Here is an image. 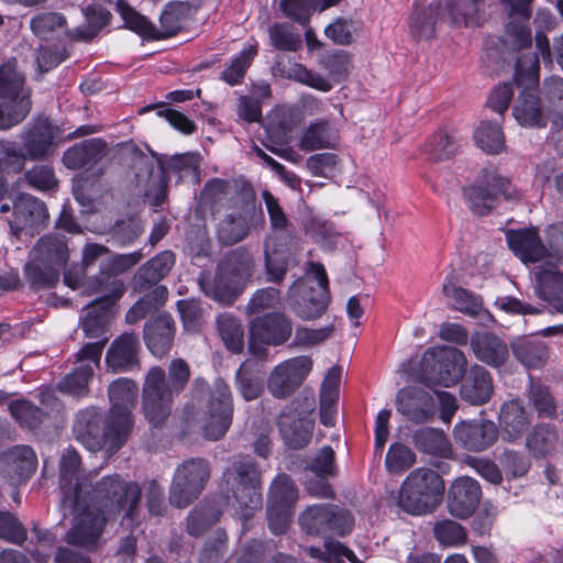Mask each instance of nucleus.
<instances>
[{
	"mask_svg": "<svg viewBox=\"0 0 563 563\" xmlns=\"http://www.w3.org/2000/svg\"><path fill=\"white\" fill-rule=\"evenodd\" d=\"M141 496L139 484L125 482L119 475L103 477L92 488V495L76 498L74 506L60 503L64 516L73 517L64 541L85 552L99 550L107 522L120 515L134 521Z\"/></svg>",
	"mask_w": 563,
	"mask_h": 563,
	"instance_id": "1",
	"label": "nucleus"
},
{
	"mask_svg": "<svg viewBox=\"0 0 563 563\" xmlns=\"http://www.w3.org/2000/svg\"><path fill=\"white\" fill-rule=\"evenodd\" d=\"M189 376V365L183 358L170 362L168 378L158 366L147 372L142 390V405L145 418L152 426L158 427L166 421L172 411L174 396L185 388Z\"/></svg>",
	"mask_w": 563,
	"mask_h": 563,
	"instance_id": "2",
	"label": "nucleus"
},
{
	"mask_svg": "<svg viewBox=\"0 0 563 563\" xmlns=\"http://www.w3.org/2000/svg\"><path fill=\"white\" fill-rule=\"evenodd\" d=\"M32 109L25 76L11 59L0 66V130H9L27 117Z\"/></svg>",
	"mask_w": 563,
	"mask_h": 563,
	"instance_id": "3",
	"label": "nucleus"
},
{
	"mask_svg": "<svg viewBox=\"0 0 563 563\" xmlns=\"http://www.w3.org/2000/svg\"><path fill=\"white\" fill-rule=\"evenodd\" d=\"M307 274L313 275L318 282V289L305 278L296 279L288 288L286 299L294 313L302 320L320 318L330 303L329 279L324 266L320 263L309 262Z\"/></svg>",
	"mask_w": 563,
	"mask_h": 563,
	"instance_id": "4",
	"label": "nucleus"
},
{
	"mask_svg": "<svg viewBox=\"0 0 563 563\" xmlns=\"http://www.w3.org/2000/svg\"><path fill=\"white\" fill-rule=\"evenodd\" d=\"M108 395L111 408L107 417L106 437L115 449L125 443L132 431V409L139 396V387L134 380L121 377L110 384Z\"/></svg>",
	"mask_w": 563,
	"mask_h": 563,
	"instance_id": "5",
	"label": "nucleus"
},
{
	"mask_svg": "<svg viewBox=\"0 0 563 563\" xmlns=\"http://www.w3.org/2000/svg\"><path fill=\"white\" fill-rule=\"evenodd\" d=\"M444 482L433 470L419 467L404 481L399 505L409 514L424 515L433 511L442 499Z\"/></svg>",
	"mask_w": 563,
	"mask_h": 563,
	"instance_id": "6",
	"label": "nucleus"
},
{
	"mask_svg": "<svg viewBox=\"0 0 563 563\" xmlns=\"http://www.w3.org/2000/svg\"><path fill=\"white\" fill-rule=\"evenodd\" d=\"M538 69L537 54H522L517 58L515 80L520 85V78L526 76L530 85L522 89L517 97L512 107V115L520 125L527 128H544L548 123V110L541 103L537 89L532 86Z\"/></svg>",
	"mask_w": 563,
	"mask_h": 563,
	"instance_id": "7",
	"label": "nucleus"
},
{
	"mask_svg": "<svg viewBox=\"0 0 563 563\" xmlns=\"http://www.w3.org/2000/svg\"><path fill=\"white\" fill-rule=\"evenodd\" d=\"M67 260L68 249L64 236H43L33 249V261L25 266L27 282L34 288L52 287L57 283L59 269Z\"/></svg>",
	"mask_w": 563,
	"mask_h": 563,
	"instance_id": "8",
	"label": "nucleus"
},
{
	"mask_svg": "<svg viewBox=\"0 0 563 563\" xmlns=\"http://www.w3.org/2000/svg\"><path fill=\"white\" fill-rule=\"evenodd\" d=\"M462 195L470 211L474 216H487L495 207L499 197L517 200L521 192L512 186L509 178H472L462 185Z\"/></svg>",
	"mask_w": 563,
	"mask_h": 563,
	"instance_id": "9",
	"label": "nucleus"
},
{
	"mask_svg": "<svg viewBox=\"0 0 563 563\" xmlns=\"http://www.w3.org/2000/svg\"><path fill=\"white\" fill-rule=\"evenodd\" d=\"M507 243L510 250L525 263L542 262L548 268L536 271V277L540 284H543L548 276L555 282H561V274L556 271L560 256L552 254L542 244L539 235L532 229L510 231L507 233Z\"/></svg>",
	"mask_w": 563,
	"mask_h": 563,
	"instance_id": "10",
	"label": "nucleus"
},
{
	"mask_svg": "<svg viewBox=\"0 0 563 563\" xmlns=\"http://www.w3.org/2000/svg\"><path fill=\"white\" fill-rule=\"evenodd\" d=\"M292 321L282 312H269L255 318L249 327V354L263 360L268 356L271 345H280L289 340Z\"/></svg>",
	"mask_w": 563,
	"mask_h": 563,
	"instance_id": "11",
	"label": "nucleus"
},
{
	"mask_svg": "<svg viewBox=\"0 0 563 563\" xmlns=\"http://www.w3.org/2000/svg\"><path fill=\"white\" fill-rule=\"evenodd\" d=\"M211 467L205 459H190L175 471L169 489V503L186 508L197 499L210 479Z\"/></svg>",
	"mask_w": 563,
	"mask_h": 563,
	"instance_id": "12",
	"label": "nucleus"
},
{
	"mask_svg": "<svg viewBox=\"0 0 563 563\" xmlns=\"http://www.w3.org/2000/svg\"><path fill=\"white\" fill-rule=\"evenodd\" d=\"M316 402L312 396L296 399L279 417V432L287 446L298 450L306 446L314 427Z\"/></svg>",
	"mask_w": 563,
	"mask_h": 563,
	"instance_id": "13",
	"label": "nucleus"
},
{
	"mask_svg": "<svg viewBox=\"0 0 563 563\" xmlns=\"http://www.w3.org/2000/svg\"><path fill=\"white\" fill-rule=\"evenodd\" d=\"M88 294L101 295L91 305L88 306L85 314L81 317V329L86 336L98 339L102 336L113 318L112 306L122 297L125 286L122 280H110L104 286H86Z\"/></svg>",
	"mask_w": 563,
	"mask_h": 563,
	"instance_id": "14",
	"label": "nucleus"
},
{
	"mask_svg": "<svg viewBox=\"0 0 563 563\" xmlns=\"http://www.w3.org/2000/svg\"><path fill=\"white\" fill-rule=\"evenodd\" d=\"M232 401L228 385L218 379L209 390L207 404L199 418L207 439L218 440L223 437L231 424Z\"/></svg>",
	"mask_w": 563,
	"mask_h": 563,
	"instance_id": "15",
	"label": "nucleus"
},
{
	"mask_svg": "<svg viewBox=\"0 0 563 563\" xmlns=\"http://www.w3.org/2000/svg\"><path fill=\"white\" fill-rule=\"evenodd\" d=\"M299 523L309 534L344 536L352 530L351 514L335 505L309 506L299 517Z\"/></svg>",
	"mask_w": 563,
	"mask_h": 563,
	"instance_id": "16",
	"label": "nucleus"
},
{
	"mask_svg": "<svg viewBox=\"0 0 563 563\" xmlns=\"http://www.w3.org/2000/svg\"><path fill=\"white\" fill-rule=\"evenodd\" d=\"M313 361L308 355L290 357L274 367L267 388L275 398H286L295 393L312 371Z\"/></svg>",
	"mask_w": 563,
	"mask_h": 563,
	"instance_id": "17",
	"label": "nucleus"
},
{
	"mask_svg": "<svg viewBox=\"0 0 563 563\" xmlns=\"http://www.w3.org/2000/svg\"><path fill=\"white\" fill-rule=\"evenodd\" d=\"M60 503L74 506L75 499L92 495L91 478L80 470V457L74 449L64 451L59 465Z\"/></svg>",
	"mask_w": 563,
	"mask_h": 563,
	"instance_id": "18",
	"label": "nucleus"
},
{
	"mask_svg": "<svg viewBox=\"0 0 563 563\" xmlns=\"http://www.w3.org/2000/svg\"><path fill=\"white\" fill-rule=\"evenodd\" d=\"M107 419L96 408H87L77 413L73 431L75 439L88 451L97 452L106 446L109 454L114 453L119 448L113 449L110 440L106 437Z\"/></svg>",
	"mask_w": 563,
	"mask_h": 563,
	"instance_id": "19",
	"label": "nucleus"
},
{
	"mask_svg": "<svg viewBox=\"0 0 563 563\" xmlns=\"http://www.w3.org/2000/svg\"><path fill=\"white\" fill-rule=\"evenodd\" d=\"M432 362H437L434 380L444 387L457 384L467 367L465 354L455 347H439L426 351L422 356V365L428 366Z\"/></svg>",
	"mask_w": 563,
	"mask_h": 563,
	"instance_id": "20",
	"label": "nucleus"
},
{
	"mask_svg": "<svg viewBox=\"0 0 563 563\" xmlns=\"http://www.w3.org/2000/svg\"><path fill=\"white\" fill-rule=\"evenodd\" d=\"M108 338L98 342L86 344L77 353V366L67 375L60 388L73 395H81L88 388L89 380L92 377L95 366L100 363L101 354Z\"/></svg>",
	"mask_w": 563,
	"mask_h": 563,
	"instance_id": "21",
	"label": "nucleus"
},
{
	"mask_svg": "<svg viewBox=\"0 0 563 563\" xmlns=\"http://www.w3.org/2000/svg\"><path fill=\"white\" fill-rule=\"evenodd\" d=\"M396 409L408 421L429 422L435 416V398L420 387L407 386L397 393Z\"/></svg>",
	"mask_w": 563,
	"mask_h": 563,
	"instance_id": "22",
	"label": "nucleus"
},
{
	"mask_svg": "<svg viewBox=\"0 0 563 563\" xmlns=\"http://www.w3.org/2000/svg\"><path fill=\"white\" fill-rule=\"evenodd\" d=\"M58 130L48 118L38 117L26 124L21 132V140L26 152L23 153L32 159L46 157L53 152L54 140Z\"/></svg>",
	"mask_w": 563,
	"mask_h": 563,
	"instance_id": "23",
	"label": "nucleus"
},
{
	"mask_svg": "<svg viewBox=\"0 0 563 563\" xmlns=\"http://www.w3.org/2000/svg\"><path fill=\"white\" fill-rule=\"evenodd\" d=\"M482 497L478 482L468 476L456 478L448 493V510L456 518H468L477 508Z\"/></svg>",
	"mask_w": 563,
	"mask_h": 563,
	"instance_id": "24",
	"label": "nucleus"
},
{
	"mask_svg": "<svg viewBox=\"0 0 563 563\" xmlns=\"http://www.w3.org/2000/svg\"><path fill=\"white\" fill-rule=\"evenodd\" d=\"M454 439L464 449L481 452L497 441L498 430L493 421L485 419L462 421L454 427Z\"/></svg>",
	"mask_w": 563,
	"mask_h": 563,
	"instance_id": "25",
	"label": "nucleus"
},
{
	"mask_svg": "<svg viewBox=\"0 0 563 563\" xmlns=\"http://www.w3.org/2000/svg\"><path fill=\"white\" fill-rule=\"evenodd\" d=\"M47 218V209L41 200L29 194H21L13 205V219L10 221V228L15 234L22 231L33 234Z\"/></svg>",
	"mask_w": 563,
	"mask_h": 563,
	"instance_id": "26",
	"label": "nucleus"
},
{
	"mask_svg": "<svg viewBox=\"0 0 563 563\" xmlns=\"http://www.w3.org/2000/svg\"><path fill=\"white\" fill-rule=\"evenodd\" d=\"M495 0H450L448 16L454 26L479 27L488 21Z\"/></svg>",
	"mask_w": 563,
	"mask_h": 563,
	"instance_id": "27",
	"label": "nucleus"
},
{
	"mask_svg": "<svg viewBox=\"0 0 563 563\" xmlns=\"http://www.w3.org/2000/svg\"><path fill=\"white\" fill-rule=\"evenodd\" d=\"M36 465L37 459L34 451L27 445H19L2 454L0 473L11 485H18L30 478Z\"/></svg>",
	"mask_w": 563,
	"mask_h": 563,
	"instance_id": "28",
	"label": "nucleus"
},
{
	"mask_svg": "<svg viewBox=\"0 0 563 563\" xmlns=\"http://www.w3.org/2000/svg\"><path fill=\"white\" fill-rule=\"evenodd\" d=\"M140 341L134 333H123L109 346L106 354L108 372L120 373L139 364Z\"/></svg>",
	"mask_w": 563,
	"mask_h": 563,
	"instance_id": "29",
	"label": "nucleus"
},
{
	"mask_svg": "<svg viewBox=\"0 0 563 563\" xmlns=\"http://www.w3.org/2000/svg\"><path fill=\"white\" fill-rule=\"evenodd\" d=\"M223 479L228 505L235 509L244 529L246 526V464L243 461L234 462L224 472Z\"/></svg>",
	"mask_w": 563,
	"mask_h": 563,
	"instance_id": "30",
	"label": "nucleus"
},
{
	"mask_svg": "<svg viewBox=\"0 0 563 563\" xmlns=\"http://www.w3.org/2000/svg\"><path fill=\"white\" fill-rule=\"evenodd\" d=\"M471 349L478 361L495 368L503 366L509 357L507 343L489 332L473 334Z\"/></svg>",
	"mask_w": 563,
	"mask_h": 563,
	"instance_id": "31",
	"label": "nucleus"
},
{
	"mask_svg": "<svg viewBox=\"0 0 563 563\" xmlns=\"http://www.w3.org/2000/svg\"><path fill=\"white\" fill-rule=\"evenodd\" d=\"M121 152L135 170L134 176H163L164 155L155 153L146 144L129 141L121 145Z\"/></svg>",
	"mask_w": 563,
	"mask_h": 563,
	"instance_id": "32",
	"label": "nucleus"
},
{
	"mask_svg": "<svg viewBox=\"0 0 563 563\" xmlns=\"http://www.w3.org/2000/svg\"><path fill=\"white\" fill-rule=\"evenodd\" d=\"M175 325L169 314H159L150 320L144 328V340L150 352L158 357L164 356L172 347Z\"/></svg>",
	"mask_w": 563,
	"mask_h": 563,
	"instance_id": "33",
	"label": "nucleus"
},
{
	"mask_svg": "<svg viewBox=\"0 0 563 563\" xmlns=\"http://www.w3.org/2000/svg\"><path fill=\"white\" fill-rule=\"evenodd\" d=\"M493 390L489 372L483 366L474 365L461 385V397L472 405H483L490 399Z\"/></svg>",
	"mask_w": 563,
	"mask_h": 563,
	"instance_id": "34",
	"label": "nucleus"
},
{
	"mask_svg": "<svg viewBox=\"0 0 563 563\" xmlns=\"http://www.w3.org/2000/svg\"><path fill=\"white\" fill-rule=\"evenodd\" d=\"M442 290L454 309L471 317H479L482 313H486L483 308V300L479 296L456 286L454 272L445 277Z\"/></svg>",
	"mask_w": 563,
	"mask_h": 563,
	"instance_id": "35",
	"label": "nucleus"
},
{
	"mask_svg": "<svg viewBox=\"0 0 563 563\" xmlns=\"http://www.w3.org/2000/svg\"><path fill=\"white\" fill-rule=\"evenodd\" d=\"M143 257L141 252H133L128 254H114L110 253L106 260L100 263V272L95 279L88 282L86 286L92 288L102 284L104 286L110 280H119L118 275L123 274L134 265H136Z\"/></svg>",
	"mask_w": 563,
	"mask_h": 563,
	"instance_id": "36",
	"label": "nucleus"
},
{
	"mask_svg": "<svg viewBox=\"0 0 563 563\" xmlns=\"http://www.w3.org/2000/svg\"><path fill=\"white\" fill-rule=\"evenodd\" d=\"M462 147V137L456 132L438 131L426 142L423 153L428 161L444 162L456 155Z\"/></svg>",
	"mask_w": 563,
	"mask_h": 563,
	"instance_id": "37",
	"label": "nucleus"
},
{
	"mask_svg": "<svg viewBox=\"0 0 563 563\" xmlns=\"http://www.w3.org/2000/svg\"><path fill=\"white\" fill-rule=\"evenodd\" d=\"M498 420L508 441L517 440L530 424L529 415L519 400L505 402L500 408Z\"/></svg>",
	"mask_w": 563,
	"mask_h": 563,
	"instance_id": "38",
	"label": "nucleus"
},
{
	"mask_svg": "<svg viewBox=\"0 0 563 563\" xmlns=\"http://www.w3.org/2000/svg\"><path fill=\"white\" fill-rule=\"evenodd\" d=\"M175 263V256L172 252L165 251L146 262L139 268L134 276L135 285L141 290L156 285L172 269Z\"/></svg>",
	"mask_w": 563,
	"mask_h": 563,
	"instance_id": "39",
	"label": "nucleus"
},
{
	"mask_svg": "<svg viewBox=\"0 0 563 563\" xmlns=\"http://www.w3.org/2000/svg\"><path fill=\"white\" fill-rule=\"evenodd\" d=\"M104 151L106 143L102 140H85L69 147L64 153L63 162L70 169H78L99 159Z\"/></svg>",
	"mask_w": 563,
	"mask_h": 563,
	"instance_id": "40",
	"label": "nucleus"
},
{
	"mask_svg": "<svg viewBox=\"0 0 563 563\" xmlns=\"http://www.w3.org/2000/svg\"><path fill=\"white\" fill-rule=\"evenodd\" d=\"M85 23L68 32L71 40L90 41L109 22L110 12L101 5H88L85 11Z\"/></svg>",
	"mask_w": 563,
	"mask_h": 563,
	"instance_id": "41",
	"label": "nucleus"
},
{
	"mask_svg": "<svg viewBox=\"0 0 563 563\" xmlns=\"http://www.w3.org/2000/svg\"><path fill=\"white\" fill-rule=\"evenodd\" d=\"M115 10L124 22V26L143 38L159 40L158 29L143 14L135 11L124 0H118Z\"/></svg>",
	"mask_w": 563,
	"mask_h": 563,
	"instance_id": "42",
	"label": "nucleus"
},
{
	"mask_svg": "<svg viewBox=\"0 0 563 563\" xmlns=\"http://www.w3.org/2000/svg\"><path fill=\"white\" fill-rule=\"evenodd\" d=\"M559 442L556 430L549 424H539L526 440L528 451L537 459L545 457L555 452Z\"/></svg>",
	"mask_w": 563,
	"mask_h": 563,
	"instance_id": "43",
	"label": "nucleus"
},
{
	"mask_svg": "<svg viewBox=\"0 0 563 563\" xmlns=\"http://www.w3.org/2000/svg\"><path fill=\"white\" fill-rule=\"evenodd\" d=\"M511 347L516 358L527 368L541 367L548 358L547 346L539 340L520 339Z\"/></svg>",
	"mask_w": 563,
	"mask_h": 563,
	"instance_id": "44",
	"label": "nucleus"
},
{
	"mask_svg": "<svg viewBox=\"0 0 563 563\" xmlns=\"http://www.w3.org/2000/svg\"><path fill=\"white\" fill-rule=\"evenodd\" d=\"M415 446L424 453L444 455L450 451V442L441 429L421 428L412 434Z\"/></svg>",
	"mask_w": 563,
	"mask_h": 563,
	"instance_id": "45",
	"label": "nucleus"
},
{
	"mask_svg": "<svg viewBox=\"0 0 563 563\" xmlns=\"http://www.w3.org/2000/svg\"><path fill=\"white\" fill-rule=\"evenodd\" d=\"M335 142V133L330 123L320 120L311 123L300 139L299 146L303 151H314L318 148L330 147Z\"/></svg>",
	"mask_w": 563,
	"mask_h": 563,
	"instance_id": "46",
	"label": "nucleus"
},
{
	"mask_svg": "<svg viewBox=\"0 0 563 563\" xmlns=\"http://www.w3.org/2000/svg\"><path fill=\"white\" fill-rule=\"evenodd\" d=\"M220 336L232 353H242L244 347V331L240 320L232 314L223 313L217 319Z\"/></svg>",
	"mask_w": 563,
	"mask_h": 563,
	"instance_id": "47",
	"label": "nucleus"
},
{
	"mask_svg": "<svg viewBox=\"0 0 563 563\" xmlns=\"http://www.w3.org/2000/svg\"><path fill=\"white\" fill-rule=\"evenodd\" d=\"M201 156L199 153L187 152L173 156L164 155L163 176L179 174L180 176H199Z\"/></svg>",
	"mask_w": 563,
	"mask_h": 563,
	"instance_id": "48",
	"label": "nucleus"
},
{
	"mask_svg": "<svg viewBox=\"0 0 563 563\" xmlns=\"http://www.w3.org/2000/svg\"><path fill=\"white\" fill-rule=\"evenodd\" d=\"M476 145L488 154H497L504 150L505 136L498 123L483 121L474 132Z\"/></svg>",
	"mask_w": 563,
	"mask_h": 563,
	"instance_id": "49",
	"label": "nucleus"
},
{
	"mask_svg": "<svg viewBox=\"0 0 563 563\" xmlns=\"http://www.w3.org/2000/svg\"><path fill=\"white\" fill-rule=\"evenodd\" d=\"M66 26V18L57 12H41L30 20L32 33L40 40L58 35Z\"/></svg>",
	"mask_w": 563,
	"mask_h": 563,
	"instance_id": "50",
	"label": "nucleus"
},
{
	"mask_svg": "<svg viewBox=\"0 0 563 563\" xmlns=\"http://www.w3.org/2000/svg\"><path fill=\"white\" fill-rule=\"evenodd\" d=\"M438 13L439 7L432 4L423 10H415L409 20L412 36L418 40L431 38L434 34Z\"/></svg>",
	"mask_w": 563,
	"mask_h": 563,
	"instance_id": "51",
	"label": "nucleus"
},
{
	"mask_svg": "<svg viewBox=\"0 0 563 563\" xmlns=\"http://www.w3.org/2000/svg\"><path fill=\"white\" fill-rule=\"evenodd\" d=\"M297 499L298 492L292 479L286 474H279L271 486L268 504L291 509Z\"/></svg>",
	"mask_w": 563,
	"mask_h": 563,
	"instance_id": "52",
	"label": "nucleus"
},
{
	"mask_svg": "<svg viewBox=\"0 0 563 563\" xmlns=\"http://www.w3.org/2000/svg\"><path fill=\"white\" fill-rule=\"evenodd\" d=\"M433 536L443 547H460L467 540L465 528L450 519L437 521L433 527Z\"/></svg>",
	"mask_w": 563,
	"mask_h": 563,
	"instance_id": "53",
	"label": "nucleus"
},
{
	"mask_svg": "<svg viewBox=\"0 0 563 563\" xmlns=\"http://www.w3.org/2000/svg\"><path fill=\"white\" fill-rule=\"evenodd\" d=\"M25 166V155L14 142L0 141V176L20 174Z\"/></svg>",
	"mask_w": 563,
	"mask_h": 563,
	"instance_id": "54",
	"label": "nucleus"
},
{
	"mask_svg": "<svg viewBox=\"0 0 563 563\" xmlns=\"http://www.w3.org/2000/svg\"><path fill=\"white\" fill-rule=\"evenodd\" d=\"M416 462L415 452L402 443H393L386 454L385 466L391 474H400Z\"/></svg>",
	"mask_w": 563,
	"mask_h": 563,
	"instance_id": "55",
	"label": "nucleus"
},
{
	"mask_svg": "<svg viewBox=\"0 0 563 563\" xmlns=\"http://www.w3.org/2000/svg\"><path fill=\"white\" fill-rule=\"evenodd\" d=\"M219 511L210 506L196 507L188 517V532L192 536H199L209 526L219 520Z\"/></svg>",
	"mask_w": 563,
	"mask_h": 563,
	"instance_id": "56",
	"label": "nucleus"
},
{
	"mask_svg": "<svg viewBox=\"0 0 563 563\" xmlns=\"http://www.w3.org/2000/svg\"><path fill=\"white\" fill-rule=\"evenodd\" d=\"M273 45L283 51H297L301 46V36L295 33L290 26L275 24L269 30Z\"/></svg>",
	"mask_w": 563,
	"mask_h": 563,
	"instance_id": "57",
	"label": "nucleus"
},
{
	"mask_svg": "<svg viewBox=\"0 0 563 563\" xmlns=\"http://www.w3.org/2000/svg\"><path fill=\"white\" fill-rule=\"evenodd\" d=\"M9 410L13 418L24 427L33 429L42 421L41 410L25 400L11 402Z\"/></svg>",
	"mask_w": 563,
	"mask_h": 563,
	"instance_id": "58",
	"label": "nucleus"
},
{
	"mask_svg": "<svg viewBox=\"0 0 563 563\" xmlns=\"http://www.w3.org/2000/svg\"><path fill=\"white\" fill-rule=\"evenodd\" d=\"M499 462L504 472L509 478H519L525 476L530 468V461L520 452L505 451Z\"/></svg>",
	"mask_w": 563,
	"mask_h": 563,
	"instance_id": "59",
	"label": "nucleus"
},
{
	"mask_svg": "<svg viewBox=\"0 0 563 563\" xmlns=\"http://www.w3.org/2000/svg\"><path fill=\"white\" fill-rule=\"evenodd\" d=\"M177 309L183 325L188 332H197L201 327L202 311L195 299H183L177 301Z\"/></svg>",
	"mask_w": 563,
	"mask_h": 563,
	"instance_id": "60",
	"label": "nucleus"
},
{
	"mask_svg": "<svg viewBox=\"0 0 563 563\" xmlns=\"http://www.w3.org/2000/svg\"><path fill=\"white\" fill-rule=\"evenodd\" d=\"M529 399L540 416L553 417L556 411V404L548 388L541 384H531Z\"/></svg>",
	"mask_w": 563,
	"mask_h": 563,
	"instance_id": "61",
	"label": "nucleus"
},
{
	"mask_svg": "<svg viewBox=\"0 0 563 563\" xmlns=\"http://www.w3.org/2000/svg\"><path fill=\"white\" fill-rule=\"evenodd\" d=\"M341 374L342 369L339 366L328 371L320 390V406H336Z\"/></svg>",
	"mask_w": 563,
	"mask_h": 563,
	"instance_id": "62",
	"label": "nucleus"
},
{
	"mask_svg": "<svg viewBox=\"0 0 563 563\" xmlns=\"http://www.w3.org/2000/svg\"><path fill=\"white\" fill-rule=\"evenodd\" d=\"M333 330L332 324L319 329L299 327L295 331L294 345L306 347L320 344L332 335Z\"/></svg>",
	"mask_w": 563,
	"mask_h": 563,
	"instance_id": "63",
	"label": "nucleus"
},
{
	"mask_svg": "<svg viewBox=\"0 0 563 563\" xmlns=\"http://www.w3.org/2000/svg\"><path fill=\"white\" fill-rule=\"evenodd\" d=\"M0 538L21 544L26 540V530L11 514L0 512Z\"/></svg>",
	"mask_w": 563,
	"mask_h": 563,
	"instance_id": "64",
	"label": "nucleus"
}]
</instances>
